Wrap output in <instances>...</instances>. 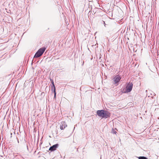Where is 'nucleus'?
<instances>
[{
	"mask_svg": "<svg viewBox=\"0 0 159 159\" xmlns=\"http://www.w3.org/2000/svg\"><path fill=\"white\" fill-rule=\"evenodd\" d=\"M133 86V84L129 82L126 87L125 93L130 92L132 89Z\"/></svg>",
	"mask_w": 159,
	"mask_h": 159,
	"instance_id": "obj_3",
	"label": "nucleus"
},
{
	"mask_svg": "<svg viewBox=\"0 0 159 159\" xmlns=\"http://www.w3.org/2000/svg\"><path fill=\"white\" fill-rule=\"evenodd\" d=\"M67 126L66 123L64 121H62L60 125V128L61 130L63 129Z\"/></svg>",
	"mask_w": 159,
	"mask_h": 159,
	"instance_id": "obj_5",
	"label": "nucleus"
},
{
	"mask_svg": "<svg viewBox=\"0 0 159 159\" xmlns=\"http://www.w3.org/2000/svg\"><path fill=\"white\" fill-rule=\"evenodd\" d=\"M51 89L52 90H53L54 92L56 91L55 87L54 84H53L52 85L51 87Z\"/></svg>",
	"mask_w": 159,
	"mask_h": 159,
	"instance_id": "obj_7",
	"label": "nucleus"
},
{
	"mask_svg": "<svg viewBox=\"0 0 159 159\" xmlns=\"http://www.w3.org/2000/svg\"><path fill=\"white\" fill-rule=\"evenodd\" d=\"M117 133L116 132H114V133L116 134V133Z\"/></svg>",
	"mask_w": 159,
	"mask_h": 159,
	"instance_id": "obj_11",
	"label": "nucleus"
},
{
	"mask_svg": "<svg viewBox=\"0 0 159 159\" xmlns=\"http://www.w3.org/2000/svg\"><path fill=\"white\" fill-rule=\"evenodd\" d=\"M97 113L99 116L102 118L106 119L110 116V113L109 112L103 110L97 111Z\"/></svg>",
	"mask_w": 159,
	"mask_h": 159,
	"instance_id": "obj_1",
	"label": "nucleus"
},
{
	"mask_svg": "<svg viewBox=\"0 0 159 159\" xmlns=\"http://www.w3.org/2000/svg\"><path fill=\"white\" fill-rule=\"evenodd\" d=\"M54 98H55L56 97V91H54Z\"/></svg>",
	"mask_w": 159,
	"mask_h": 159,
	"instance_id": "obj_9",
	"label": "nucleus"
},
{
	"mask_svg": "<svg viewBox=\"0 0 159 159\" xmlns=\"http://www.w3.org/2000/svg\"><path fill=\"white\" fill-rule=\"evenodd\" d=\"M121 77L119 75H116L113 78V82L114 84L118 83L120 80Z\"/></svg>",
	"mask_w": 159,
	"mask_h": 159,
	"instance_id": "obj_4",
	"label": "nucleus"
},
{
	"mask_svg": "<svg viewBox=\"0 0 159 159\" xmlns=\"http://www.w3.org/2000/svg\"><path fill=\"white\" fill-rule=\"evenodd\" d=\"M58 144H57L53 145L51 147L49 148V150L51 151H53L56 149L58 147Z\"/></svg>",
	"mask_w": 159,
	"mask_h": 159,
	"instance_id": "obj_6",
	"label": "nucleus"
},
{
	"mask_svg": "<svg viewBox=\"0 0 159 159\" xmlns=\"http://www.w3.org/2000/svg\"><path fill=\"white\" fill-rule=\"evenodd\" d=\"M139 159H147V158L145 157H138Z\"/></svg>",
	"mask_w": 159,
	"mask_h": 159,
	"instance_id": "obj_8",
	"label": "nucleus"
},
{
	"mask_svg": "<svg viewBox=\"0 0 159 159\" xmlns=\"http://www.w3.org/2000/svg\"><path fill=\"white\" fill-rule=\"evenodd\" d=\"M45 48H40L35 54L34 57L38 58L41 56L45 50Z\"/></svg>",
	"mask_w": 159,
	"mask_h": 159,
	"instance_id": "obj_2",
	"label": "nucleus"
},
{
	"mask_svg": "<svg viewBox=\"0 0 159 159\" xmlns=\"http://www.w3.org/2000/svg\"><path fill=\"white\" fill-rule=\"evenodd\" d=\"M50 80H51V82L52 83V85L53 84H54V82H53V80H52L50 79Z\"/></svg>",
	"mask_w": 159,
	"mask_h": 159,
	"instance_id": "obj_10",
	"label": "nucleus"
}]
</instances>
